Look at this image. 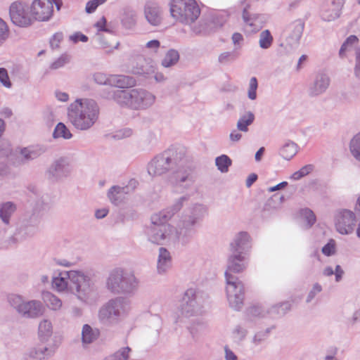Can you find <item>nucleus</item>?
Returning <instances> with one entry per match:
<instances>
[{"label": "nucleus", "instance_id": "30", "mask_svg": "<svg viewBox=\"0 0 360 360\" xmlns=\"http://www.w3.org/2000/svg\"><path fill=\"white\" fill-rule=\"evenodd\" d=\"M51 356V352L46 346L37 345L30 348L27 352L28 360H47Z\"/></svg>", "mask_w": 360, "mask_h": 360}, {"label": "nucleus", "instance_id": "8", "mask_svg": "<svg viewBox=\"0 0 360 360\" xmlns=\"http://www.w3.org/2000/svg\"><path fill=\"white\" fill-rule=\"evenodd\" d=\"M226 292L229 306L235 309L240 310L245 298L244 284L233 275L226 274Z\"/></svg>", "mask_w": 360, "mask_h": 360}, {"label": "nucleus", "instance_id": "15", "mask_svg": "<svg viewBox=\"0 0 360 360\" xmlns=\"http://www.w3.org/2000/svg\"><path fill=\"white\" fill-rule=\"evenodd\" d=\"M30 8L32 20L46 21L53 14V0H34Z\"/></svg>", "mask_w": 360, "mask_h": 360}, {"label": "nucleus", "instance_id": "32", "mask_svg": "<svg viewBox=\"0 0 360 360\" xmlns=\"http://www.w3.org/2000/svg\"><path fill=\"white\" fill-rule=\"evenodd\" d=\"M138 285V281L134 275L124 271L123 279L120 284V292H131Z\"/></svg>", "mask_w": 360, "mask_h": 360}, {"label": "nucleus", "instance_id": "58", "mask_svg": "<svg viewBox=\"0 0 360 360\" xmlns=\"http://www.w3.org/2000/svg\"><path fill=\"white\" fill-rule=\"evenodd\" d=\"M133 134V131L129 128H124L116 131L113 135V137L117 139H122L125 138H128L131 136Z\"/></svg>", "mask_w": 360, "mask_h": 360}, {"label": "nucleus", "instance_id": "24", "mask_svg": "<svg viewBox=\"0 0 360 360\" xmlns=\"http://www.w3.org/2000/svg\"><path fill=\"white\" fill-rule=\"evenodd\" d=\"M172 266V256L165 248H160L157 257V272L158 274H165Z\"/></svg>", "mask_w": 360, "mask_h": 360}, {"label": "nucleus", "instance_id": "31", "mask_svg": "<svg viewBox=\"0 0 360 360\" xmlns=\"http://www.w3.org/2000/svg\"><path fill=\"white\" fill-rule=\"evenodd\" d=\"M174 216L169 207H167L151 217V225H170L168 221Z\"/></svg>", "mask_w": 360, "mask_h": 360}, {"label": "nucleus", "instance_id": "52", "mask_svg": "<svg viewBox=\"0 0 360 360\" xmlns=\"http://www.w3.org/2000/svg\"><path fill=\"white\" fill-rule=\"evenodd\" d=\"M9 37V28L7 23L0 18V46H1Z\"/></svg>", "mask_w": 360, "mask_h": 360}, {"label": "nucleus", "instance_id": "48", "mask_svg": "<svg viewBox=\"0 0 360 360\" xmlns=\"http://www.w3.org/2000/svg\"><path fill=\"white\" fill-rule=\"evenodd\" d=\"M131 349L129 347L120 348L107 360H128Z\"/></svg>", "mask_w": 360, "mask_h": 360}, {"label": "nucleus", "instance_id": "16", "mask_svg": "<svg viewBox=\"0 0 360 360\" xmlns=\"http://www.w3.org/2000/svg\"><path fill=\"white\" fill-rule=\"evenodd\" d=\"M330 83V77L326 72H316L309 84L307 90L309 96L315 97L324 94L329 87Z\"/></svg>", "mask_w": 360, "mask_h": 360}, {"label": "nucleus", "instance_id": "19", "mask_svg": "<svg viewBox=\"0 0 360 360\" xmlns=\"http://www.w3.org/2000/svg\"><path fill=\"white\" fill-rule=\"evenodd\" d=\"M250 248V235L244 231L237 233L230 245L231 253L242 254L246 256Z\"/></svg>", "mask_w": 360, "mask_h": 360}, {"label": "nucleus", "instance_id": "7", "mask_svg": "<svg viewBox=\"0 0 360 360\" xmlns=\"http://www.w3.org/2000/svg\"><path fill=\"white\" fill-rule=\"evenodd\" d=\"M170 13L176 20L191 24L199 17L200 10L195 0H171Z\"/></svg>", "mask_w": 360, "mask_h": 360}, {"label": "nucleus", "instance_id": "57", "mask_svg": "<svg viewBox=\"0 0 360 360\" xmlns=\"http://www.w3.org/2000/svg\"><path fill=\"white\" fill-rule=\"evenodd\" d=\"M359 322H360V307L355 310L350 317L347 319L346 324L348 326H354Z\"/></svg>", "mask_w": 360, "mask_h": 360}, {"label": "nucleus", "instance_id": "64", "mask_svg": "<svg viewBox=\"0 0 360 360\" xmlns=\"http://www.w3.org/2000/svg\"><path fill=\"white\" fill-rule=\"evenodd\" d=\"M354 74L357 78L360 79V49L356 51Z\"/></svg>", "mask_w": 360, "mask_h": 360}, {"label": "nucleus", "instance_id": "33", "mask_svg": "<svg viewBox=\"0 0 360 360\" xmlns=\"http://www.w3.org/2000/svg\"><path fill=\"white\" fill-rule=\"evenodd\" d=\"M139 61L141 64H137L132 68V72L138 75L148 76L155 73V67L147 63L142 57L139 58Z\"/></svg>", "mask_w": 360, "mask_h": 360}, {"label": "nucleus", "instance_id": "53", "mask_svg": "<svg viewBox=\"0 0 360 360\" xmlns=\"http://www.w3.org/2000/svg\"><path fill=\"white\" fill-rule=\"evenodd\" d=\"M236 59V55L233 52L226 51L219 54L218 61L221 64H227Z\"/></svg>", "mask_w": 360, "mask_h": 360}, {"label": "nucleus", "instance_id": "62", "mask_svg": "<svg viewBox=\"0 0 360 360\" xmlns=\"http://www.w3.org/2000/svg\"><path fill=\"white\" fill-rule=\"evenodd\" d=\"M68 61V58L67 56H61L55 60L51 65V69H58L63 67L65 63Z\"/></svg>", "mask_w": 360, "mask_h": 360}, {"label": "nucleus", "instance_id": "25", "mask_svg": "<svg viewBox=\"0 0 360 360\" xmlns=\"http://www.w3.org/2000/svg\"><path fill=\"white\" fill-rule=\"evenodd\" d=\"M243 19L245 25L250 26L252 31L259 30L264 21V18L262 15L250 13L249 11V6L243 9Z\"/></svg>", "mask_w": 360, "mask_h": 360}, {"label": "nucleus", "instance_id": "37", "mask_svg": "<svg viewBox=\"0 0 360 360\" xmlns=\"http://www.w3.org/2000/svg\"><path fill=\"white\" fill-rule=\"evenodd\" d=\"M99 335L98 329H94L88 324H84L82 330V340L84 344H89L96 340Z\"/></svg>", "mask_w": 360, "mask_h": 360}, {"label": "nucleus", "instance_id": "17", "mask_svg": "<svg viewBox=\"0 0 360 360\" xmlns=\"http://www.w3.org/2000/svg\"><path fill=\"white\" fill-rule=\"evenodd\" d=\"M345 1V0H330L323 4L321 8V18L328 22L338 18Z\"/></svg>", "mask_w": 360, "mask_h": 360}, {"label": "nucleus", "instance_id": "51", "mask_svg": "<svg viewBox=\"0 0 360 360\" xmlns=\"http://www.w3.org/2000/svg\"><path fill=\"white\" fill-rule=\"evenodd\" d=\"M258 87L257 79L255 77H252L250 79L249 86L248 90V96L250 100H255L257 98V89Z\"/></svg>", "mask_w": 360, "mask_h": 360}, {"label": "nucleus", "instance_id": "11", "mask_svg": "<svg viewBox=\"0 0 360 360\" xmlns=\"http://www.w3.org/2000/svg\"><path fill=\"white\" fill-rule=\"evenodd\" d=\"M336 231L343 236L352 234L356 229L357 218L354 211L346 209H338L333 216Z\"/></svg>", "mask_w": 360, "mask_h": 360}, {"label": "nucleus", "instance_id": "12", "mask_svg": "<svg viewBox=\"0 0 360 360\" xmlns=\"http://www.w3.org/2000/svg\"><path fill=\"white\" fill-rule=\"evenodd\" d=\"M129 309L128 302L122 297L109 300L99 310L98 316L101 321L116 319L123 316Z\"/></svg>", "mask_w": 360, "mask_h": 360}, {"label": "nucleus", "instance_id": "38", "mask_svg": "<svg viewBox=\"0 0 360 360\" xmlns=\"http://www.w3.org/2000/svg\"><path fill=\"white\" fill-rule=\"evenodd\" d=\"M53 326L48 319H43L39 322L38 334L41 340L46 341L52 335Z\"/></svg>", "mask_w": 360, "mask_h": 360}, {"label": "nucleus", "instance_id": "20", "mask_svg": "<svg viewBox=\"0 0 360 360\" xmlns=\"http://www.w3.org/2000/svg\"><path fill=\"white\" fill-rule=\"evenodd\" d=\"M248 263V256L242 254L231 253L228 258L227 269L225 274L228 273L229 275H233L231 273H241L246 269Z\"/></svg>", "mask_w": 360, "mask_h": 360}, {"label": "nucleus", "instance_id": "26", "mask_svg": "<svg viewBox=\"0 0 360 360\" xmlns=\"http://www.w3.org/2000/svg\"><path fill=\"white\" fill-rule=\"evenodd\" d=\"M136 80L129 76L110 75L108 77L107 85L116 86L120 89H128L135 85Z\"/></svg>", "mask_w": 360, "mask_h": 360}, {"label": "nucleus", "instance_id": "4", "mask_svg": "<svg viewBox=\"0 0 360 360\" xmlns=\"http://www.w3.org/2000/svg\"><path fill=\"white\" fill-rule=\"evenodd\" d=\"M187 162L185 148H172L151 159L147 165V172L151 177H158L167 174L174 166L183 167Z\"/></svg>", "mask_w": 360, "mask_h": 360}, {"label": "nucleus", "instance_id": "29", "mask_svg": "<svg viewBox=\"0 0 360 360\" xmlns=\"http://www.w3.org/2000/svg\"><path fill=\"white\" fill-rule=\"evenodd\" d=\"M41 299L45 305L51 311H58L63 308L61 299L49 291L42 292Z\"/></svg>", "mask_w": 360, "mask_h": 360}, {"label": "nucleus", "instance_id": "50", "mask_svg": "<svg viewBox=\"0 0 360 360\" xmlns=\"http://www.w3.org/2000/svg\"><path fill=\"white\" fill-rule=\"evenodd\" d=\"M301 217L304 219V221L307 223V226L309 228L316 221V216L312 210L308 208L303 209L300 211Z\"/></svg>", "mask_w": 360, "mask_h": 360}, {"label": "nucleus", "instance_id": "54", "mask_svg": "<svg viewBox=\"0 0 360 360\" xmlns=\"http://www.w3.org/2000/svg\"><path fill=\"white\" fill-rule=\"evenodd\" d=\"M0 82L6 88L10 89L12 83L9 79L7 70L5 68H0Z\"/></svg>", "mask_w": 360, "mask_h": 360}, {"label": "nucleus", "instance_id": "9", "mask_svg": "<svg viewBox=\"0 0 360 360\" xmlns=\"http://www.w3.org/2000/svg\"><path fill=\"white\" fill-rule=\"evenodd\" d=\"M207 214V208L199 203L193 205L181 217L178 224L179 234L188 236L193 231L196 224Z\"/></svg>", "mask_w": 360, "mask_h": 360}, {"label": "nucleus", "instance_id": "40", "mask_svg": "<svg viewBox=\"0 0 360 360\" xmlns=\"http://www.w3.org/2000/svg\"><path fill=\"white\" fill-rule=\"evenodd\" d=\"M248 330L243 325L236 326L231 333V338L233 342L240 344L244 341L248 335Z\"/></svg>", "mask_w": 360, "mask_h": 360}, {"label": "nucleus", "instance_id": "2", "mask_svg": "<svg viewBox=\"0 0 360 360\" xmlns=\"http://www.w3.org/2000/svg\"><path fill=\"white\" fill-rule=\"evenodd\" d=\"M99 114L98 103L89 98H77L67 108L69 122L79 131H87L92 128L97 122Z\"/></svg>", "mask_w": 360, "mask_h": 360}, {"label": "nucleus", "instance_id": "43", "mask_svg": "<svg viewBox=\"0 0 360 360\" xmlns=\"http://www.w3.org/2000/svg\"><path fill=\"white\" fill-rule=\"evenodd\" d=\"M274 38L269 30H263L259 34V45L262 49L270 48L273 44Z\"/></svg>", "mask_w": 360, "mask_h": 360}, {"label": "nucleus", "instance_id": "60", "mask_svg": "<svg viewBox=\"0 0 360 360\" xmlns=\"http://www.w3.org/2000/svg\"><path fill=\"white\" fill-rule=\"evenodd\" d=\"M108 77L103 72H96L94 75V79L98 84L107 85Z\"/></svg>", "mask_w": 360, "mask_h": 360}, {"label": "nucleus", "instance_id": "18", "mask_svg": "<svg viewBox=\"0 0 360 360\" xmlns=\"http://www.w3.org/2000/svg\"><path fill=\"white\" fill-rule=\"evenodd\" d=\"M70 165L64 159H59L51 164L47 170L49 179L58 181L67 177L70 174Z\"/></svg>", "mask_w": 360, "mask_h": 360}, {"label": "nucleus", "instance_id": "55", "mask_svg": "<svg viewBox=\"0 0 360 360\" xmlns=\"http://www.w3.org/2000/svg\"><path fill=\"white\" fill-rule=\"evenodd\" d=\"M322 252L326 256H331L335 253V241L330 239L328 243L322 248Z\"/></svg>", "mask_w": 360, "mask_h": 360}, {"label": "nucleus", "instance_id": "6", "mask_svg": "<svg viewBox=\"0 0 360 360\" xmlns=\"http://www.w3.org/2000/svg\"><path fill=\"white\" fill-rule=\"evenodd\" d=\"M9 305L22 317L37 319L41 316L45 308L40 300H25L22 296L11 295L8 297Z\"/></svg>", "mask_w": 360, "mask_h": 360}, {"label": "nucleus", "instance_id": "42", "mask_svg": "<svg viewBox=\"0 0 360 360\" xmlns=\"http://www.w3.org/2000/svg\"><path fill=\"white\" fill-rule=\"evenodd\" d=\"M72 136V133L63 123L59 122L56 124L53 132V137L54 139L63 138L64 139H70Z\"/></svg>", "mask_w": 360, "mask_h": 360}, {"label": "nucleus", "instance_id": "61", "mask_svg": "<svg viewBox=\"0 0 360 360\" xmlns=\"http://www.w3.org/2000/svg\"><path fill=\"white\" fill-rule=\"evenodd\" d=\"M191 30L195 34H203L206 30V24L204 22L200 21L196 25L192 26Z\"/></svg>", "mask_w": 360, "mask_h": 360}, {"label": "nucleus", "instance_id": "46", "mask_svg": "<svg viewBox=\"0 0 360 360\" xmlns=\"http://www.w3.org/2000/svg\"><path fill=\"white\" fill-rule=\"evenodd\" d=\"M314 169V165L309 164L303 166L299 170L295 172L290 176V179L292 181H298L302 178L307 176L310 173H311Z\"/></svg>", "mask_w": 360, "mask_h": 360}, {"label": "nucleus", "instance_id": "23", "mask_svg": "<svg viewBox=\"0 0 360 360\" xmlns=\"http://www.w3.org/2000/svg\"><path fill=\"white\" fill-rule=\"evenodd\" d=\"M304 28V22L300 20H296L286 28L288 32V37L286 38L287 43L292 46L298 44Z\"/></svg>", "mask_w": 360, "mask_h": 360}, {"label": "nucleus", "instance_id": "5", "mask_svg": "<svg viewBox=\"0 0 360 360\" xmlns=\"http://www.w3.org/2000/svg\"><path fill=\"white\" fill-rule=\"evenodd\" d=\"M206 298V295L196 288L187 289L184 294L179 310L180 314L178 315L175 321L182 323L184 319L202 314Z\"/></svg>", "mask_w": 360, "mask_h": 360}, {"label": "nucleus", "instance_id": "36", "mask_svg": "<svg viewBox=\"0 0 360 360\" xmlns=\"http://www.w3.org/2000/svg\"><path fill=\"white\" fill-rule=\"evenodd\" d=\"M16 210L15 205L6 202L0 205V219L5 224H8L12 214Z\"/></svg>", "mask_w": 360, "mask_h": 360}, {"label": "nucleus", "instance_id": "14", "mask_svg": "<svg viewBox=\"0 0 360 360\" xmlns=\"http://www.w3.org/2000/svg\"><path fill=\"white\" fill-rule=\"evenodd\" d=\"M136 185V181L131 179L126 186H113L108 190L107 196L112 204L115 205H121L124 202L127 196L134 192Z\"/></svg>", "mask_w": 360, "mask_h": 360}, {"label": "nucleus", "instance_id": "49", "mask_svg": "<svg viewBox=\"0 0 360 360\" xmlns=\"http://www.w3.org/2000/svg\"><path fill=\"white\" fill-rule=\"evenodd\" d=\"M188 198L189 196L187 195H182L179 198L176 199L174 201L173 204L168 207L173 212V214H175L181 210L184 205L188 202Z\"/></svg>", "mask_w": 360, "mask_h": 360}, {"label": "nucleus", "instance_id": "28", "mask_svg": "<svg viewBox=\"0 0 360 360\" xmlns=\"http://www.w3.org/2000/svg\"><path fill=\"white\" fill-rule=\"evenodd\" d=\"M124 271L117 268L112 270L107 280V288L112 292H120V284Z\"/></svg>", "mask_w": 360, "mask_h": 360}, {"label": "nucleus", "instance_id": "45", "mask_svg": "<svg viewBox=\"0 0 360 360\" xmlns=\"http://www.w3.org/2000/svg\"><path fill=\"white\" fill-rule=\"evenodd\" d=\"M349 150L352 156L360 162V132L356 134L350 141Z\"/></svg>", "mask_w": 360, "mask_h": 360}, {"label": "nucleus", "instance_id": "47", "mask_svg": "<svg viewBox=\"0 0 360 360\" xmlns=\"http://www.w3.org/2000/svg\"><path fill=\"white\" fill-rule=\"evenodd\" d=\"M215 164L221 172L225 173L231 165V160L226 155H221L215 159Z\"/></svg>", "mask_w": 360, "mask_h": 360}, {"label": "nucleus", "instance_id": "59", "mask_svg": "<svg viewBox=\"0 0 360 360\" xmlns=\"http://www.w3.org/2000/svg\"><path fill=\"white\" fill-rule=\"evenodd\" d=\"M322 290V287L319 283H315L307 297V302H310L315 296Z\"/></svg>", "mask_w": 360, "mask_h": 360}, {"label": "nucleus", "instance_id": "56", "mask_svg": "<svg viewBox=\"0 0 360 360\" xmlns=\"http://www.w3.org/2000/svg\"><path fill=\"white\" fill-rule=\"evenodd\" d=\"M107 0H91L86 3L85 11L88 13H91L96 11L97 7L104 4Z\"/></svg>", "mask_w": 360, "mask_h": 360}, {"label": "nucleus", "instance_id": "35", "mask_svg": "<svg viewBox=\"0 0 360 360\" xmlns=\"http://www.w3.org/2000/svg\"><path fill=\"white\" fill-rule=\"evenodd\" d=\"M297 145L291 141H287L280 149V155L287 160H291L297 153Z\"/></svg>", "mask_w": 360, "mask_h": 360}, {"label": "nucleus", "instance_id": "44", "mask_svg": "<svg viewBox=\"0 0 360 360\" xmlns=\"http://www.w3.org/2000/svg\"><path fill=\"white\" fill-rule=\"evenodd\" d=\"M358 42V38L355 35H350L342 44L339 55L340 57H345L347 52L352 50L354 46Z\"/></svg>", "mask_w": 360, "mask_h": 360}, {"label": "nucleus", "instance_id": "1", "mask_svg": "<svg viewBox=\"0 0 360 360\" xmlns=\"http://www.w3.org/2000/svg\"><path fill=\"white\" fill-rule=\"evenodd\" d=\"M51 287L59 293H72L85 304H91L96 299L94 284L82 271H59L52 277Z\"/></svg>", "mask_w": 360, "mask_h": 360}, {"label": "nucleus", "instance_id": "34", "mask_svg": "<svg viewBox=\"0 0 360 360\" xmlns=\"http://www.w3.org/2000/svg\"><path fill=\"white\" fill-rule=\"evenodd\" d=\"M255 115L251 111H248L240 115L237 122V129L241 132H248V127L250 126L255 120Z\"/></svg>", "mask_w": 360, "mask_h": 360}, {"label": "nucleus", "instance_id": "41", "mask_svg": "<svg viewBox=\"0 0 360 360\" xmlns=\"http://www.w3.org/2000/svg\"><path fill=\"white\" fill-rule=\"evenodd\" d=\"M179 60V53L175 49H169L161 61L164 68H170L175 65Z\"/></svg>", "mask_w": 360, "mask_h": 360}, {"label": "nucleus", "instance_id": "39", "mask_svg": "<svg viewBox=\"0 0 360 360\" xmlns=\"http://www.w3.org/2000/svg\"><path fill=\"white\" fill-rule=\"evenodd\" d=\"M193 182L192 176V169L187 167L184 172H178L176 174V185L182 186L184 183H186V186H191Z\"/></svg>", "mask_w": 360, "mask_h": 360}, {"label": "nucleus", "instance_id": "13", "mask_svg": "<svg viewBox=\"0 0 360 360\" xmlns=\"http://www.w3.org/2000/svg\"><path fill=\"white\" fill-rule=\"evenodd\" d=\"M9 15L11 22L20 27H28L33 22L30 6L22 1H14L11 4Z\"/></svg>", "mask_w": 360, "mask_h": 360}, {"label": "nucleus", "instance_id": "27", "mask_svg": "<svg viewBox=\"0 0 360 360\" xmlns=\"http://www.w3.org/2000/svg\"><path fill=\"white\" fill-rule=\"evenodd\" d=\"M138 15L136 11L130 8L127 7L123 9L121 15V24L126 30H133L137 23Z\"/></svg>", "mask_w": 360, "mask_h": 360}, {"label": "nucleus", "instance_id": "63", "mask_svg": "<svg viewBox=\"0 0 360 360\" xmlns=\"http://www.w3.org/2000/svg\"><path fill=\"white\" fill-rule=\"evenodd\" d=\"M63 39L62 33H56L50 41L51 46L53 49H56L59 46L60 42Z\"/></svg>", "mask_w": 360, "mask_h": 360}, {"label": "nucleus", "instance_id": "21", "mask_svg": "<svg viewBox=\"0 0 360 360\" xmlns=\"http://www.w3.org/2000/svg\"><path fill=\"white\" fill-rule=\"evenodd\" d=\"M42 153L41 148L36 146H28L24 148H17L14 150L15 160L13 162L15 165H20L32 160L38 158Z\"/></svg>", "mask_w": 360, "mask_h": 360}, {"label": "nucleus", "instance_id": "3", "mask_svg": "<svg viewBox=\"0 0 360 360\" xmlns=\"http://www.w3.org/2000/svg\"><path fill=\"white\" fill-rule=\"evenodd\" d=\"M119 105L134 110H144L153 105L156 96L143 88L117 89L108 96Z\"/></svg>", "mask_w": 360, "mask_h": 360}, {"label": "nucleus", "instance_id": "10", "mask_svg": "<svg viewBox=\"0 0 360 360\" xmlns=\"http://www.w3.org/2000/svg\"><path fill=\"white\" fill-rule=\"evenodd\" d=\"M150 242L157 245H167L179 238V231L172 225H150L146 231Z\"/></svg>", "mask_w": 360, "mask_h": 360}, {"label": "nucleus", "instance_id": "22", "mask_svg": "<svg viewBox=\"0 0 360 360\" xmlns=\"http://www.w3.org/2000/svg\"><path fill=\"white\" fill-rule=\"evenodd\" d=\"M144 16L150 25L158 26L162 20V11L156 2L148 1L144 6Z\"/></svg>", "mask_w": 360, "mask_h": 360}]
</instances>
